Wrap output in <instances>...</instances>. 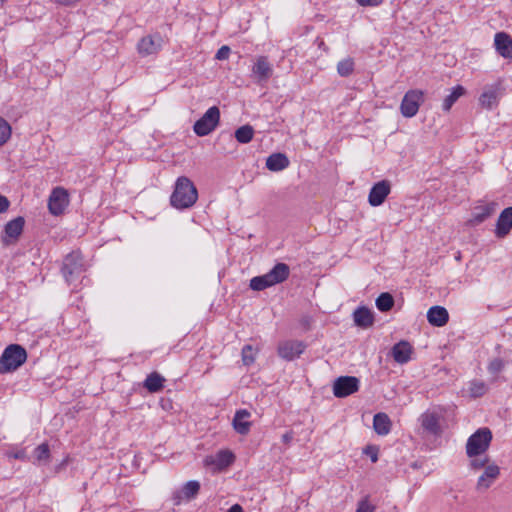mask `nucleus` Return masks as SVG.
I'll list each match as a JSON object with an SVG mask.
<instances>
[{
	"label": "nucleus",
	"instance_id": "45",
	"mask_svg": "<svg viewBox=\"0 0 512 512\" xmlns=\"http://www.w3.org/2000/svg\"><path fill=\"white\" fill-rule=\"evenodd\" d=\"M13 457L16 458V459H22V458H24V453L23 452L15 453L13 455Z\"/></svg>",
	"mask_w": 512,
	"mask_h": 512
},
{
	"label": "nucleus",
	"instance_id": "28",
	"mask_svg": "<svg viewBox=\"0 0 512 512\" xmlns=\"http://www.w3.org/2000/svg\"><path fill=\"white\" fill-rule=\"evenodd\" d=\"M464 94H465V88L463 86L457 85L456 87H454L453 90L451 91V93L444 98L443 104H442V109L445 112L450 111V109L454 105V103Z\"/></svg>",
	"mask_w": 512,
	"mask_h": 512
},
{
	"label": "nucleus",
	"instance_id": "11",
	"mask_svg": "<svg viewBox=\"0 0 512 512\" xmlns=\"http://www.w3.org/2000/svg\"><path fill=\"white\" fill-rule=\"evenodd\" d=\"M500 94L499 83L486 85L479 96V104L482 108L491 110L498 105Z\"/></svg>",
	"mask_w": 512,
	"mask_h": 512
},
{
	"label": "nucleus",
	"instance_id": "27",
	"mask_svg": "<svg viewBox=\"0 0 512 512\" xmlns=\"http://www.w3.org/2000/svg\"><path fill=\"white\" fill-rule=\"evenodd\" d=\"M373 427L378 435H387L391 429V421L385 413H377L373 419Z\"/></svg>",
	"mask_w": 512,
	"mask_h": 512
},
{
	"label": "nucleus",
	"instance_id": "16",
	"mask_svg": "<svg viewBox=\"0 0 512 512\" xmlns=\"http://www.w3.org/2000/svg\"><path fill=\"white\" fill-rule=\"evenodd\" d=\"M500 474V468L498 465L492 463L485 467L484 472L479 476L477 481L478 490L488 489L492 483L498 478Z\"/></svg>",
	"mask_w": 512,
	"mask_h": 512
},
{
	"label": "nucleus",
	"instance_id": "23",
	"mask_svg": "<svg viewBox=\"0 0 512 512\" xmlns=\"http://www.w3.org/2000/svg\"><path fill=\"white\" fill-rule=\"evenodd\" d=\"M353 319L357 326L361 328H369L374 323V316L370 309L359 307L353 313Z\"/></svg>",
	"mask_w": 512,
	"mask_h": 512
},
{
	"label": "nucleus",
	"instance_id": "8",
	"mask_svg": "<svg viewBox=\"0 0 512 512\" xmlns=\"http://www.w3.org/2000/svg\"><path fill=\"white\" fill-rule=\"evenodd\" d=\"M69 204V195L63 187H56L51 191L48 199L49 212L54 216L61 215Z\"/></svg>",
	"mask_w": 512,
	"mask_h": 512
},
{
	"label": "nucleus",
	"instance_id": "34",
	"mask_svg": "<svg viewBox=\"0 0 512 512\" xmlns=\"http://www.w3.org/2000/svg\"><path fill=\"white\" fill-rule=\"evenodd\" d=\"M34 455L37 461L47 462L50 457V450L48 444L42 443L38 447H36L34 450Z\"/></svg>",
	"mask_w": 512,
	"mask_h": 512
},
{
	"label": "nucleus",
	"instance_id": "7",
	"mask_svg": "<svg viewBox=\"0 0 512 512\" xmlns=\"http://www.w3.org/2000/svg\"><path fill=\"white\" fill-rule=\"evenodd\" d=\"M423 101L424 93L422 90L413 89L407 91L400 105L401 114L406 118L415 116Z\"/></svg>",
	"mask_w": 512,
	"mask_h": 512
},
{
	"label": "nucleus",
	"instance_id": "5",
	"mask_svg": "<svg viewBox=\"0 0 512 512\" xmlns=\"http://www.w3.org/2000/svg\"><path fill=\"white\" fill-rule=\"evenodd\" d=\"M219 121L220 110L217 106H212L195 122L193 126L194 133L200 137L206 136L215 130Z\"/></svg>",
	"mask_w": 512,
	"mask_h": 512
},
{
	"label": "nucleus",
	"instance_id": "47",
	"mask_svg": "<svg viewBox=\"0 0 512 512\" xmlns=\"http://www.w3.org/2000/svg\"><path fill=\"white\" fill-rule=\"evenodd\" d=\"M372 462H376L378 460L377 454L371 455Z\"/></svg>",
	"mask_w": 512,
	"mask_h": 512
},
{
	"label": "nucleus",
	"instance_id": "19",
	"mask_svg": "<svg viewBox=\"0 0 512 512\" xmlns=\"http://www.w3.org/2000/svg\"><path fill=\"white\" fill-rule=\"evenodd\" d=\"M494 44L497 52L504 58H512V38L504 33L498 32L495 35Z\"/></svg>",
	"mask_w": 512,
	"mask_h": 512
},
{
	"label": "nucleus",
	"instance_id": "33",
	"mask_svg": "<svg viewBox=\"0 0 512 512\" xmlns=\"http://www.w3.org/2000/svg\"><path fill=\"white\" fill-rule=\"evenodd\" d=\"M199 489H200L199 482H197V481H188L184 485L181 493L184 495V497L186 499L189 500V499L194 498L198 494Z\"/></svg>",
	"mask_w": 512,
	"mask_h": 512
},
{
	"label": "nucleus",
	"instance_id": "26",
	"mask_svg": "<svg viewBox=\"0 0 512 512\" xmlns=\"http://www.w3.org/2000/svg\"><path fill=\"white\" fill-rule=\"evenodd\" d=\"M165 378L157 372L150 373L145 379L143 386L150 392L156 393L163 389Z\"/></svg>",
	"mask_w": 512,
	"mask_h": 512
},
{
	"label": "nucleus",
	"instance_id": "41",
	"mask_svg": "<svg viewBox=\"0 0 512 512\" xmlns=\"http://www.w3.org/2000/svg\"><path fill=\"white\" fill-rule=\"evenodd\" d=\"M489 459L486 457L484 459H474L471 461V467L475 470H479L488 465Z\"/></svg>",
	"mask_w": 512,
	"mask_h": 512
},
{
	"label": "nucleus",
	"instance_id": "32",
	"mask_svg": "<svg viewBox=\"0 0 512 512\" xmlns=\"http://www.w3.org/2000/svg\"><path fill=\"white\" fill-rule=\"evenodd\" d=\"M234 460V456L229 451H220L216 455V459L213 461L216 463L218 468H224L229 466Z\"/></svg>",
	"mask_w": 512,
	"mask_h": 512
},
{
	"label": "nucleus",
	"instance_id": "1",
	"mask_svg": "<svg viewBox=\"0 0 512 512\" xmlns=\"http://www.w3.org/2000/svg\"><path fill=\"white\" fill-rule=\"evenodd\" d=\"M197 199L198 192L192 181L185 176L179 177L170 197L171 205L177 209H186L193 206Z\"/></svg>",
	"mask_w": 512,
	"mask_h": 512
},
{
	"label": "nucleus",
	"instance_id": "21",
	"mask_svg": "<svg viewBox=\"0 0 512 512\" xmlns=\"http://www.w3.org/2000/svg\"><path fill=\"white\" fill-rule=\"evenodd\" d=\"M412 346L407 341H400L391 350L393 359L400 364L407 363L411 358Z\"/></svg>",
	"mask_w": 512,
	"mask_h": 512
},
{
	"label": "nucleus",
	"instance_id": "37",
	"mask_svg": "<svg viewBox=\"0 0 512 512\" xmlns=\"http://www.w3.org/2000/svg\"><path fill=\"white\" fill-rule=\"evenodd\" d=\"M487 387L484 382L474 381L470 385V393L473 397H480L485 394Z\"/></svg>",
	"mask_w": 512,
	"mask_h": 512
},
{
	"label": "nucleus",
	"instance_id": "35",
	"mask_svg": "<svg viewBox=\"0 0 512 512\" xmlns=\"http://www.w3.org/2000/svg\"><path fill=\"white\" fill-rule=\"evenodd\" d=\"M11 136V127L6 120L0 117V146L4 145Z\"/></svg>",
	"mask_w": 512,
	"mask_h": 512
},
{
	"label": "nucleus",
	"instance_id": "43",
	"mask_svg": "<svg viewBox=\"0 0 512 512\" xmlns=\"http://www.w3.org/2000/svg\"><path fill=\"white\" fill-rule=\"evenodd\" d=\"M10 202L7 197L0 194V214L8 210Z\"/></svg>",
	"mask_w": 512,
	"mask_h": 512
},
{
	"label": "nucleus",
	"instance_id": "42",
	"mask_svg": "<svg viewBox=\"0 0 512 512\" xmlns=\"http://www.w3.org/2000/svg\"><path fill=\"white\" fill-rule=\"evenodd\" d=\"M356 2L363 7H374L380 5L383 0H356Z\"/></svg>",
	"mask_w": 512,
	"mask_h": 512
},
{
	"label": "nucleus",
	"instance_id": "13",
	"mask_svg": "<svg viewBox=\"0 0 512 512\" xmlns=\"http://www.w3.org/2000/svg\"><path fill=\"white\" fill-rule=\"evenodd\" d=\"M391 191V183L388 180H382L377 182L371 188L368 195V202L371 206H380Z\"/></svg>",
	"mask_w": 512,
	"mask_h": 512
},
{
	"label": "nucleus",
	"instance_id": "39",
	"mask_svg": "<svg viewBox=\"0 0 512 512\" xmlns=\"http://www.w3.org/2000/svg\"><path fill=\"white\" fill-rule=\"evenodd\" d=\"M375 507L372 506L367 499L361 500L358 503L356 512H374Z\"/></svg>",
	"mask_w": 512,
	"mask_h": 512
},
{
	"label": "nucleus",
	"instance_id": "20",
	"mask_svg": "<svg viewBox=\"0 0 512 512\" xmlns=\"http://www.w3.org/2000/svg\"><path fill=\"white\" fill-rule=\"evenodd\" d=\"M428 322L436 327L444 326L449 320L448 311L442 306H433L427 312Z\"/></svg>",
	"mask_w": 512,
	"mask_h": 512
},
{
	"label": "nucleus",
	"instance_id": "12",
	"mask_svg": "<svg viewBox=\"0 0 512 512\" xmlns=\"http://www.w3.org/2000/svg\"><path fill=\"white\" fill-rule=\"evenodd\" d=\"M305 349V345L301 341L287 340L280 342L278 345V355L284 360L291 361L299 357Z\"/></svg>",
	"mask_w": 512,
	"mask_h": 512
},
{
	"label": "nucleus",
	"instance_id": "22",
	"mask_svg": "<svg viewBox=\"0 0 512 512\" xmlns=\"http://www.w3.org/2000/svg\"><path fill=\"white\" fill-rule=\"evenodd\" d=\"M250 415V412L245 409L235 413L233 427L237 433L245 435L249 432L251 427V422L249 421Z\"/></svg>",
	"mask_w": 512,
	"mask_h": 512
},
{
	"label": "nucleus",
	"instance_id": "10",
	"mask_svg": "<svg viewBox=\"0 0 512 512\" xmlns=\"http://www.w3.org/2000/svg\"><path fill=\"white\" fill-rule=\"evenodd\" d=\"M273 74L272 64L266 56H259L256 58L252 66V76L259 84L266 83Z\"/></svg>",
	"mask_w": 512,
	"mask_h": 512
},
{
	"label": "nucleus",
	"instance_id": "38",
	"mask_svg": "<svg viewBox=\"0 0 512 512\" xmlns=\"http://www.w3.org/2000/svg\"><path fill=\"white\" fill-rule=\"evenodd\" d=\"M504 366L505 363L501 358H494L488 365V371L491 374H497L503 370Z\"/></svg>",
	"mask_w": 512,
	"mask_h": 512
},
{
	"label": "nucleus",
	"instance_id": "30",
	"mask_svg": "<svg viewBox=\"0 0 512 512\" xmlns=\"http://www.w3.org/2000/svg\"><path fill=\"white\" fill-rule=\"evenodd\" d=\"M394 306V299L391 294L385 292L381 293L376 299V307L381 312H387Z\"/></svg>",
	"mask_w": 512,
	"mask_h": 512
},
{
	"label": "nucleus",
	"instance_id": "46",
	"mask_svg": "<svg viewBox=\"0 0 512 512\" xmlns=\"http://www.w3.org/2000/svg\"><path fill=\"white\" fill-rule=\"evenodd\" d=\"M180 499H181V496L180 495H175V504H179L180 503Z\"/></svg>",
	"mask_w": 512,
	"mask_h": 512
},
{
	"label": "nucleus",
	"instance_id": "6",
	"mask_svg": "<svg viewBox=\"0 0 512 512\" xmlns=\"http://www.w3.org/2000/svg\"><path fill=\"white\" fill-rule=\"evenodd\" d=\"M84 270L80 253L72 252L65 257L62 266V274L67 283L71 284L78 280Z\"/></svg>",
	"mask_w": 512,
	"mask_h": 512
},
{
	"label": "nucleus",
	"instance_id": "17",
	"mask_svg": "<svg viewBox=\"0 0 512 512\" xmlns=\"http://www.w3.org/2000/svg\"><path fill=\"white\" fill-rule=\"evenodd\" d=\"M439 415L435 412L426 411L424 412L419 421L421 423V427L432 435H439L441 433V427L439 424Z\"/></svg>",
	"mask_w": 512,
	"mask_h": 512
},
{
	"label": "nucleus",
	"instance_id": "9",
	"mask_svg": "<svg viewBox=\"0 0 512 512\" xmlns=\"http://www.w3.org/2000/svg\"><path fill=\"white\" fill-rule=\"evenodd\" d=\"M359 389V380L354 376H341L333 384V393L336 397H347Z\"/></svg>",
	"mask_w": 512,
	"mask_h": 512
},
{
	"label": "nucleus",
	"instance_id": "15",
	"mask_svg": "<svg viewBox=\"0 0 512 512\" xmlns=\"http://www.w3.org/2000/svg\"><path fill=\"white\" fill-rule=\"evenodd\" d=\"M162 38L159 35L145 36L138 43V52L143 56L154 54L160 50Z\"/></svg>",
	"mask_w": 512,
	"mask_h": 512
},
{
	"label": "nucleus",
	"instance_id": "24",
	"mask_svg": "<svg viewBox=\"0 0 512 512\" xmlns=\"http://www.w3.org/2000/svg\"><path fill=\"white\" fill-rule=\"evenodd\" d=\"M290 162L288 157L283 153H273L266 159V168L273 172L286 169Z\"/></svg>",
	"mask_w": 512,
	"mask_h": 512
},
{
	"label": "nucleus",
	"instance_id": "18",
	"mask_svg": "<svg viewBox=\"0 0 512 512\" xmlns=\"http://www.w3.org/2000/svg\"><path fill=\"white\" fill-rule=\"evenodd\" d=\"M512 229V207L505 208L499 215L495 234L498 238L505 237Z\"/></svg>",
	"mask_w": 512,
	"mask_h": 512
},
{
	"label": "nucleus",
	"instance_id": "29",
	"mask_svg": "<svg viewBox=\"0 0 512 512\" xmlns=\"http://www.w3.org/2000/svg\"><path fill=\"white\" fill-rule=\"evenodd\" d=\"M254 136V129L250 125H244L239 127L235 131V138L239 143L247 144L249 143Z\"/></svg>",
	"mask_w": 512,
	"mask_h": 512
},
{
	"label": "nucleus",
	"instance_id": "31",
	"mask_svg": "<svg viewBox=\"0 0 512 512\" xmlns=\"http://www.w3.org/2000/svg\"><path fill=\"white\" fill-rule=\"evenodd\" d=\"M353 70H354V61L350 57L341 60L337 64V72L342 77H347V76L351 75Z\"/></svg>",
	"mask_w": 512,
	"mask_h": 512
},
{
	"label": "nucleus",
	"instance_id": "2",
	"mask_svg": "<svg viewBox=\"0 0 512 512\" xmlns=\"http://www.w3.org/2000/svg\"><path fill=\"white\" fill-rule=\"evenodd\" d=\"M290 274L289 266L285 263H277L264 275L253 277L249 287L254 291H262L266 288L284 282Z\"/></svg>",
	"mask_w": 512,
	"mask_h": 512
},
{
	"label": "nucleus",
	"instance_id": "4",
	"mask_svg": "<svg viewBox=\"0 0 512 512\" xmlns=\"http://www.w3.org/2000/svg\"><path fill=\"white\" fill-rule=\"evenodd\" d=\"M492 432L489 428H480L467 440L466 453L469 457H475L487 451L492 441Z\"/></svg>",
	"mask_w": 512,
	"mask_h": 512
},
{
	"label": "nucleus",
	"instance_id": "40",
	"mask_svg": "<svg viewBox=\"0 0 512 512\" xmlns=\"http://www.w3.org/2000/svg\"><path fill=\"white\" fill-rule=\"evenodd\" d=\"M230 52H231L230 48L228 46L224 45L218 49V51L215 55V58L217 60H226V59H228Z\"/></svg>",
	"mask_w": 512,
	"mask_h": 512
},
{
	"label": "nucleus",
	"instance_id": "44",
	"mask_svg": "<svg viewBox=\"0 0 512 512\" xmlns=\"http://www.w3.org/2000/svg\"><path fill=\"white\" fill-rule=\"evenodd\" d=\"M293 440V433L292 432H286L282 435V442L286 445L290 444Z\"/></svg>",
	"mask_w": 512,
	"mask_h": 512
},
{
	"label": "nucleus",
	"instance_id": "25",
	"mask_svg": "<svg viewBox=\"0 0 512 512\" xmlns=\"http://www.w3.org/2000/svg\"><path fill=\"white\" fill-rule=\"evenodd\" d=\"M496 203H488L486 205L475 208L470 222L474 225L480 224L489 218L496 211Z\"/></svg>",
	"mask_w": 512,
	"mask_h": 512
},
{
	"label": "nucleus",
	"instance_id": "14",
	"mask_svg": "<svg viewBox=\"0 0 512 512\" xmlns=\"http://www.w3.org/2000/svg\"><path fill=\"white\" fill-rule=\"evenodd\" d=\"M24 224L25 220L21 216L9 221L4 227V234L1 238L2 243L8 246L16 241L23 231Z\"/></svg>",
	"mask_w": 512,
	"mask_h": 512
},
{
	"label": "nucleus",
	"instance_id": "36",
	"mask_svg": "<svg viewBox=\"0 0 512 512\" xmlns=\"http://www.w3.org/2000/svg\"><path fill=\"white\" fill-rule=\"evenodd\" d=\"M256 351L251 345L242 348V361L244 365H251L255 361Z\"/></svg>",
	"mask_w": 512,
	"mask_h": 512
},
{
	"label": "nucleus",
	"instance_id": "3",
	"mask_svg": "<svg viewBox=\"0 0 512 512\" xmlns=\"http://www.w3.org/2000/svg\"><path fill=\"white\" fill-rule=\"evenodd\" d=\"M27 359L26 350L18 345L11 344L6 347L0 357V374L17 370Z\"/></svg>",
	"mask_w": 512,
	"mask_h": 512
}]
</instances>
